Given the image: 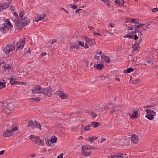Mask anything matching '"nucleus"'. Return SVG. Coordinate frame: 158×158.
<instances>
[{
  "mask_svg": "<svg viewBox=\"0 0 158 158\" xmlns=\"http://www.w3.org/2000/svg\"><path fill=\"white\" fill-rule=\"evenodd\" d=\"M109 25H110V26L112 28L114 27V25L112 23H109Z\"/></svg>",
  "mask_w": 158,
  "mask_h": 158,
  "instance_id": "obj_62",
  "label": "nucleus"
},
{
  "mask_svg": "<svg viewBox=\"0 0 158 158\" xmlns=\"http://www.w3.org/2000/svg\"><path fill=\"white\" fill-rule=\"evenodd\" d=\"M82 10V9H78L76 10H75V13H78L80 11Z\"/></svg>",
  "mask_w": 158,
  "mask_h": 158,
  "instance_id": "obj_58",
  "label": "nucleus"
},
{
  "mask_svg": "<svg viewBox=\"0 0 158 158\" xmlns=\"http://www.w3.org/2000/svg\"><path fill=\"white\" fill-rule=\"evenodd\" d=\"M17 84L19 85H27V84L26 82H18V83Z\"/></svg>",
  "mask_w": 158,
  "mask_h": 158,
  "instance_id": "obj_48",
  "label": "nucleus"
},
{
  "mask_svg": "<svg viewBox=\"0 0 158 158\" xmlns=\"http://www.w3.org/2000/svg\"><path fill=\"white\" fill-rule=\"evenodd\" d=\"M40 98L39 97L30 98L29 99V101L30 102L39 101L40 100Z\"/></svg>",
  "mask_w": 158,
  "mask_h": 158,
  "instance_id": "obj_26",
  "label": "nucleus"
},
{
  "mask_svg": "<svg viewBox=\"0 0 158 158\" xmlns=\"http://www.w3.org/2000/svg\"><path fill=\"white\" fill-rule=\"evenodd\" d=\"M98 137L96 136H93L92 137H90L89 138L88 141L90 142V143H91L92 142H93L94 140H96L98 138Z\"/></svg>",
  "mask_w": 158,
  "mask_h": 158,
  "instance_id": "obj_33",
  "label": "nucleus"
},
{
  "mask_svg": "<svg viewBox=\"0 0 158 158\" xmlns=\"http://www.w3.org/2000/svg\"><path fill=\"white\" fill-rule=\"evenodd\" d=\"M46 15L44 14L40 15H38L35 17L34 21L36 22H38L39 21H43L44 20Z\"/></svg>",
  "mask_w": 158,
  "mask_h": 158,
  "instance_id": "obj_15",
  "label": "nucleus"
},
{
  "mask_svg": "<svg viewBox=\"0 0 158 158\" xmlns=\"http://www.w3.org/2000/svg\"><path fill=\"white\" fill-rule=\"evenodd\" d=\"M6 83L4 80H2V81H0V89L6 87Z\"/></svg>",
  "mask_w": 158,
  "mask_h": 158,
  "instance_id": "obj_24",
  "label": "nucleus"
},
{
  "mask_svg": "<svg viewBox=\"0 0 158 158\" xmlns=\"http://www.w3.org/2000/svg\"><path fill=\"white\" fill-rule=\"evenodd\" d=\"M90 127L91 125H89L85 126L84 128V129L85 131H89L90 130Z\"/></svg>",
  "mask_w": 158,
  "mask_h": 158,
  "instance_id": "obj_41",
  "label": "nucleus"
},
{
  "mask_svg": "<svg viewBox=\"0 0 158 158\" xmlns=\"http://www.w3.org/2000/svg\"><path fill=\"white\" fill-rule=\"evenodd\" d=\"M94 68H96L98 70H101L102 68L104 67V65L102 64H99L97 65L94 64Z\"/></svg>",
  "mask_w": 158,
  "mask_h": 158,
  "instance_id": "obj_22",
  "label": "nucleus"
},
{
  "mask_svg": "<svg viewBox=\"0 0 158 158\" xmlns=\"http://www.w3.org/2000/svg\"><path fill=\"white\" fill-rule=\"evenodd\" d=\"M31 128L32 129L37 128L39 129V130H40L41 129V126L38 122L35 121L33 126Z\"/></svg>",
  "mask_w": 158,
  "mask_h": 158,
  "instance_id": "obj_20",
  "label": "nucleus"
},
{
  "mask_svg": "<svg viewBox=\"0 0 158 158\" xmlns=\"http://www.w3.org/2000/svg\"><path fill=\"white\" fill-rule=\"evenodd\" d=\"M139 33L137 35L136 34V31H132L126 34L124 37V38H128L130 39L134 38L135 40H138L139 38H140V35Z\"/></svg>",
  "mask_w": 158,
  "mask_h": 158,
  "instance_id": "obj_4",
  "label": "nucleus"
},
{
  "mask_svg": "<svg viewBox=\"0 0 158 158\" xmlns=\"http://www.w3.org/2000/svg\"><path fill=\"white\" fill-rule=\"evenodd\" d=\"M35 121H29L28 122V123H27V126L28 127H33V125L34 124V123H35Z\"/></svg>",
  "mask_w": 158,
  "mask_h": 158,
  "instance_id": "obj_36",
  "label": "nucleus"
},
{
  "mask_svg": "<svg viewBox=\"0 0 158 158\" xmlns=\"http://www.w3.org/2000/svg\"><path fill=\"white\" fill-rule=\"evenodd\" d=\"M1 109L2 110V111L7 114L10 113L14 108V105L12 103H3L1 105Z\"/></svg>",
  "mask_w": 158,
  "mask_h": 158,
  "instance_id": "obj_1",
  "label": "nucleus"
},
{
  "mask_svg": "<svg viewBox=\"0 0 158 158\" xmlns=\"http://www.w3.org/2000/svg\"><path fill=\"white\" fill-rule=\"evenodd\" d=\"M16 78L15 77H11L10 79V82L12 85L17 84L18 81H16Z\"/></svg>",
  "mask_w": 158,
  "mask_h": 158,
  "instance_id": "obj_23",
  "label": "nucleus"
},
{
  "mask_svg": "<svg viewBox=\"0 0 158 158\" xmlns=\"http://www.w3.org/2000/svg\"><path fill=\"white\" fill-rule=\"evenodd\" d=\"M51 141L52 143H54L57 140V138L56 137H52L51 139Z\"/></svg>",
  "mask_w": 158,
  "mask_h": 158,
  "instance_id": "obj_39",
  "label": "nucleus"
},
{
  "mask_svg": "<svg viewBox=\"0 0 158 158\" xmlns=\"http://www.w3.org/2000/svg\"><path fill=\"white\" fill-rule=\"evenodd\" d=\"M71 49H78L79 48L78 46L75 44H71L70 45Z\"/></svg>",
  "mask_w": 158,
  "mask_h": 158,
  "instance_id": "obj_31",
  "label": "nucleus"
},
{
  "mask_svg": "<svg viewBox=\"0 0 158 158\" xmlns=\"http://www.w3.org/2000/svg\"><path fill=\"white\" fill-rule=\"evenodd\" d=\"M123 154H122L118 153L116 155H111L108 156V158H123Z\"/></svg>",
  "mask_w": 158,
  "mask_h": 158,
  "instance_id": "obj_19",
  "label": "nucleus"
},
{
  "mask_svg": "<svg viewBox=\"0 0 158 158\" xmlns=\"http://www.w3.org/2000/svg\"><path fill=\"white\" fill-rule=\"evenodd\" d=\"M52 92L51 88H43L42 93L47 96L50 97Z\"/></svg>",
  "mask_w": 158,
  "mask_h": 158,
  "instance_id": "obj_12",
  "label": "nucleus"
},
{
  "mask_svg": "<svg viewBox=\"0 0 158 158\" xmlns=\"http://www.w3.org/2000/svg\"><path fill=\"white\" fill-rule=\"evenodd\" d=\"M85 42L84 48L87 49L89 47L94 45L95 43V40L93 39L87 38L85 39Z\"/></svg>",
  "mask_w": 158,
  "mask_h": 158,
  "instance_id": "obj_8",
  "label": "nucleus"
},
{
  "mask_svg": "<svg viewBox=\"0 0 158 158\" xmlns=\"http://www.w3.org/2000/svg\"><path fill=\"white\" fill-rule=\"evenodd\" d=\"M17 128L16 127H13L10 130L7 129L3 131V136L4 137H9L11 136L13 132L16 131Z\"/></svg>",
  "mask_w": 158,
  "mask_h": 158,
  "instance_id": "obj_6",
  "label": "nucleus"
},
{
  "mask_svg": "<svg viewBox=\"0 0 158 158\" xmlns=\"http://www.w3.org/2000/svg\"><path fill=\"white\" fill-rule=\"evenodd\" d=\"M36 157V155L35 154H32L30 155V157L31 158H34Z\"/></svg>",
  "mask_w": 158,
  "mask_h": 158,
  "instance_id": "obj_56",
  "label": "nucleus"
},
{
  "mask_svg": "<svg viewBox=\"0 0 158 158\" xmlns=\"http://www.w3.org/2000/svg\"><path fill=\"white\" fill-rule=\"evenodd\" d=\"M4 152L5 151L4 150L0 151V156L3 154Z\"/></svg>",
  "mask_w": 158,
  "mask_h": 158,
  "instance_id": "obj_61",
  "label": "nucleus"
},
{
  "mask_svg": "<svg viewBox=\"0 0 158 158\" xmlns=\"http://www.w3.org/2000/svg\"><path fill=\"white\" fill-rule=\"evenodd\" d=\"M10 4L9 2L2 3L0 4V11H2L5 10L10 6Z\"/></svg>",
  "mask_w": 158,
  "mask_h": 158,
  "instance_id": "obj_13",
  "label": "nucleus"
},
{
  "mask_svg": "<svg viewBox=\"0 0 158 158\" xmlns=\"http://www.w3.org/2000/svg\"><path fill=\"white\" fill-rule=\"evenodd\" d=\"M25 43V39H23L21 40L19 42H18L16 44V50H21L23 49Z\"/></svg>",
  "mask_w": 158,
  "mask_h": 158,
  "instance_id": "obj_11",
  "label": "nucleus"
},
{
  "mask_svg": "<svg viewBox=\"0 0 158 158\" xmlns=\"http://www.w3.org/2000/svg\"><path fill=\"white\" fill-rule=\"evenodd\" d=\"M140 81V80L139 79H136L134 80V81H133V84L135 85L139 83Z\"/></svg>",
  "mask_w": 158,
  "mask_h": 158,
  "instance_id": "obj_44",
  "label": "nucleus"
},
{
  "mask_svg": "<svg viewBox=\"0 0 158 158\" xmlns=\"http://www.w3.org/2000/svg\"><path fill=\"white\" fill-rule=\"evenodd\" d=\"M88 113L91 116L92 118H95L97 116V115L96 113L92 112H88Z\"/></svg>",
  "mask_w": 158,
  "mask_h": 158,
  "instance_id": "obj_38",
  "label": "nucleus"
},
{
  "mask_svg": "<svg viewBox=\"0 0 158 158\" xmlns=\"http://www.w3.org/2000/svg\"><path fill=\"white\" fill-rule=\"evenodd\" d=\"M45 143L47 146H52V143L51 141V140L49 139H45Z\"/></svg>",
  "mask_w": 158,
  "mask_h": 158,
  "instance_id": "obj_30",
  "label": "nucleus"
},
{
  "mask_svg": "<svg viewBox=\"0 0 158 158\" xmlns=\"http://www.w3.org/2000/svg\"><path fill=\"white\" fill-rule=\"evenodd\" d=\"M83 139V138L82 136H80L77 138L78 140H82Z\"/></svg>",
  "mask_w": 158,
  "mask_h": 158,
  "instance_id": "obj_57",
  "label": "nucleus"
},
{
  "mask_svg": "<svg viewBox=\"0 0 158 158\" xmlns=\"http://www.w3.org/2000/svg\"><path fill=\"white\" fill-rule=\"evenodd\" d=\"M127 139H121L119 140L118 144L121 146H125L128 144V140Z\"/></svg>",
  "mask_w": 158,
  "mask_h": 158,
  "instance_id": "obj_16",
  "label": "nucleus"
},
{
  "mask_svg": "<svg viewBox=\"0 0 158 158\" xmlns=\"http://www.w3.org/2000/svg\"><path fill=\"white\" fill-rule=\"evenodd\" d=\"M132 79H133V78L132 77H131V78H130V79L129 81V82L130 83H132L133 84V83L134 82H133V80H132Z\"/></svg>",
  "mask_w": 158,
  "mask_h": 158,
  "instance_id": "obj_54",
  "label": "nucleus"
},
{
  "mask_svg": "<svg viewBox=\"0 0 158 158\" xmlns=\"http://www.w3.org/2000/svg\"><path fill=\"white\" fill-rule=\"evenodd\" d=\"M60 10H63L66 13H68V11H67V10L65 9L64 8H60Z\"/></svg>",
  "mask_w": 158,
  "mask_h": 158,
  "instance_id": "obj_55",
  "label": "nucleus"
},
{
  "mask_svg": "<svg viewBox=\"0 0 158 158\" xmlns=\"http://www.w3.org/2000/svg\"><path fill=\"white\" fill-rule=\"evenodd\" d=\"M5 23L7 26H9L10 27H12L13 26L11 23L7 19L6 20Z\"/></svg>",
  "mask_w": 158,
  "mask_h": 158,
  "instance_id": "obj_35",
  "label": "nucleus"
},
{
  "mask_svg": "<svg viewBox=\"0 0 158 158\" xmlns=\"http://www.w3.org/2000/svg\"><path fill=\"white\" fill-rule=\"evenodd\" d=\"M55 94L59 96L61 99H66L68 98V96L67 94L63 93L61 91H57L55 93Z\"/></svg>",
  "mask_w": 158,
  "mask_h": 158,
  "instance_id": "obj_10",
  "label": "nucleus"
},
{
  "mask_svg": "<svg viewBox=\"0 0 158 158\" xmlns=\"http://www.w3.org/2000/svg\"><path fill=\"white\" fill-rule=\"evenodd\" d=\"M24 15V13L23 12H21L20 14H19V17H20V18H22L23 16Z\"/></svg>",
  "mask_w": 158,
  "mask_h": 158,
  "instance_id": "obj_51",
  "label": "nucleus"
},
{
  "mask_svg": "<svg viewBox=\"0 0 158 158\" xmlns=\"http://www.w3.org/2000/svg\"><path fill=\"white\" fill-rule=\"evenodd\" d=\"M102 60L104 62H106L107 63H108L110 61V58L107 56H101Z\"/></svg>",
  "mask_w": 158,
  "mask_h": 158,
  "instance_id": "obj_21",
  "label": "nucleus"
},
{
  "mask_svg": "<svg viewBox=\"0 0 158 158\" xmlns=\"http://www.w3.org/2000/svg\"><path fill=\"white\" fill-rule=\"evenodd\" d=\"M3 68H4L5 70V71H6L7 69L11 70V68L10 65L8 64H5L3 66Z\"/></svg>",
  "mask_w": 158,
  "mask_h": 158,
  "instance_id": "obj_32",
  "label": "nucleus"
},
{
  "mask_svg": "<svg viewBox=\"0 0 158 158\" xmlns=\"http://www.w3.org/2000/svg\"><path fill=\"white\" fill-rule=\"evenodd\" d=\"M146 63L148 64L152 65L153 64V62L152 61L150 60H146Z\"/></svg>",
  "mask_w": 158,
  "mask_h": 158,
  "instance_id": "obj_43",
  "label": "nucleus"
},
{
  "mask_svg": "<svg viewBox=\"0 0 158 158\" xmlns=\"http://www.w3.org/2000/svg\"><path fill=\"white\" fill-rule=\"evenodd\" d=\"M139 35L140 38H139L138 40L135 42L134 45L132 46V48L133 49L134 51H138L139 50V44L140 42L142 40L141 36L142 35V34L140 33H139Z\"/></svg>",
  "mask_w": 158,
  "mask_h": 158,
  "instance_id": "obj_9",
  "label": "nucleus"
},
{
  "mask_svg": "<svg viewBox=\"0 0 158 158\" xmlns=\"http://www.w3.org/2000/svg\"><path fill=\"white\" fill-rule=\"evenodd\" d=\"M70 6L71 8L73 9H76L77 7V6L75 5L70 4Z\"/></svg>",
  "mask_w": 158,
  "mask_h": 158,
  "instance_id": "obj_45",
  "label": "nucleus"
},
{
  "mask_svg": "<svg viewBox=\"0 0 158 158\" xmlns=\"http://www.w3.org/2000/svg\"><path fill=\"white\" fill-rule=\"evenodd\" d=\"M30 23L29 19L27 17H24L21 20L20 23L18 24V27L19 29H22L24 27L28 25Z\"/></svg>",
  "mask_w": 158,
  "mask_h": 158,
  "instance_id": "obj_5",
  "label": "nucleus"
},
{
  "mask_svg": "<svg viewBox=\"0 0 158 158\" xmlns=\"http://www.w3.org/2000/svg\"><path fill=\"white\" fill-rule=\"evenodd\" d=\"M132 18H127L126 19V21L127 22H132L131 20H132Z\"/></svg>",
  "mask_w": 158,
  "mask_h": 158,
  "instance_id": "obj_49",
  "label": "nucleus"
},
{
  "mask_svg": "<svg viewBox=\"0 0 158 158\" xmlns=\"http://www.w3.org/2000/svg\"><path fill=\"white\" fill-rule=\"evenodd\" d=\"M103 78H105V77L102 76H99L96 78L97 80L99 81L100 80H103Z\"/></svg>",
  "mask_w": 158,
  "mask_h": 158,
  "instance_id": "obj_47",
  "label": "nucleus"
},
{
  "mask_svg": "<svg viewBox=\"0 0 158 158\" xmlns=\"http://www.w3.org/2000/svg\"><path fill=\"white\" fill-rule=\"evenodd\" d=\"M43 88L39 86H36L32 90V92L34 94H39L42 93Z\"/></svg>",
  "mask_w": 158,
  "mask_h": 158,
  "instance_id": "obj_14",
  "label": "nucleus"
},
{
  "mask_svg": "<svg viewBox=\"0 0 158 158\" xmlns=\"http://www.w3.org/2000/svg\"><path fill=\"white\" fill-rule=\"evenodd\" d=\"M10 9L11 10L14 11L15 10V7L11 6L10 7Z\"/></svg>",
  "mask_w": 158,
  "mask_h": 158,
  "instance_id": "obj_63",
  "label": "nucleus"
},
{
  "mask_svg": "<svg viewBox=\"0 0 158 158\" xmlns=\"http://www.w3.org/2000/svg\"><path fill=\"white\" fill-rule=\"evenodd\" d=\"M106 139L102 138L101 139L100 142L101 143H103V141H106Z\"/></svg>",
  "mask_w": 158,
  "mask_h": 158,
  "instance_id": "obj_52",
  "label": "nucleus"
},
{
  "mask_svg": "<svg viewBox=\"0 0 158 158\" xmlns=\"http://www.w3.org/2000/svg\"><path fill=\"white\" fill-rule=\"evenodd\" d=\"M99 123L96 122H93L91 123V126H93L94 128L98 127Z\"/></svg>",
  "mask_w": 158,
  "mask_h": 158,
  "instance_id": "obj_29",
  "label": "nucleus"
},
{
  "mask_svg": "<svg viewBox=\"0 0 158 158\" xmlns=\"http://www.w3.org/2000/svg\"><path fill=\"white\" fill-rule=\"evenodd\" d=\"M158 11V8H154L152 9V12H156Z\"/></svg>",
  "mask_w": 158,
  "mask_h": 158,
  "instance_id": "obj_53",
  "label": "nucleus"
},
{
  "mask_svg": "<svg viewBox=\"0 0 158 158\" xmlns=\"http://www.w3.org/2000/svg\"><path fill=\"white\" fill-rule=\"evenodd\" d=\"M84 155L86 156H89L91 155V153L89 152H87L86 151L82 152Z\"/></svg>",
  "mask_w": 158,
  "mask_h": 158,
  "instance_id": "obj_42",
  "label": "nucleus"
},
{
  "mask_svg": "<svg viewBox=\"0 0 158 158\" xmlns=\"http://www.w3.org/2000/svg\"><path fill=\"white\" fill-rule=\"evenodd\" d=\"M15 47L11 44L7 45L3 49V52L6 55H8L10 52L15 50Z\"/></svg>",
  "mask_w": 158,
  "mask_h": 158,
  "instance_id": "obj_7",
  "label": "nucleus"
},
{
  "mask_svg": "<svg viewBox=\"0 0 158 158\" xmlns=\"http://www.w3.org/2000/svg\"><path fill=\"white\" fill-rule=\"evenodd\" d=\"M88 28L89 30L93 31L94 29L93 27L91 26H88Z\"/></svg>",
  "mask_w": 158,
  "mask_h": 158,
  "instance_id": "obj_60",
  "label": "nucleus"
},
{
  "mask_svg": "<svg viewBox=\"0 0 158 158\" xmlns=\"http://www.w3.org/2000/svg\"><path fill=\"white\" fill-rule=\"evenodd\" d=\"M115 2L120 6H123L124 3L123 0H116L115 1Z\"/></svg>",
  "mask_w": 158,
  "mask_h": 158,
  "instance_id": "obj_34",
  "label": "nucleus"
},
{
  "mask_svg": "<svg viewBox=\"0 0 158 158\" xmlns=\"http://www.w3.org/2000/svg\"><path fill=\"white\" fill-rule=\"evenodd\" d=\"M131 139L132 143L134 144H136L138 141L137 136L135 135H131Z\"/></svg>",
  "mask_w": 158,
  "mask_h": 158,
  "instance_id": "obj_18",
  "label": "nucleus"
},
{
  "mask_svg": "<svg viewBox=\"0 0 158 158\" xmlns=\"http://www.w3.org/2000/svg\"><path fill=\"white\" fill-rule=\"evenodd\" d=\"M57 158H63V154H61L60 155L58 156Z\"/></svg>",
  "mask_w": 158,
  "mask_h": 158,
  "instance_id": "obj_64",
  "label": "nucleus"
},
{
  "mask_svg": "<svg viewBox=\"0 0 158 158\" xmlns=\"http://www.w3.org/2000/svg\"><path fill=\"white\" fill-rule=\"evenodd\" d=\"M56 42V40H53L51 42V44H54Z\"/></svg>",
  "mask_w": 158,
  "mask_h": 158,
  "instance_id": "obj_59",
  "label": "nucleus"
},
{
  "mask_svg": "<svg viewBox=\"0 0 158 158\" xmlns=\"http://www.w3.org/2000/svg\"><path fill=\"white\" fill-rule=\"evenodd\" d=\"M138 116V110H134L132 115L129 116L130 117L133 119H136L137 118Z\"/></svg>",
  "mask_w": 158,
  "mask_h": 158,
  "instance_id": "obj_17",
  "label": "nucleus"
},
{
  "mask_svg": "<svg viewBox=\"0 0 158 158\" xmlns=\"http://www.w3.org/2000/svg\"><path fill=\"white\" fill-rule=\"evenodd\" d=\"M129 58L130 60L134 62H135L137 60V57L132 55H130Z\"/></svg>",
  "mask_w": 158,
  "mask_h": 158,
  "instance_id": "obj_28",
  "label": "nucleus"
},
{
  "mask_svg": "<svg viewBox=\"0 0 158 158\" xmlns=\"http://www.w3.org/2000/svg\"><path fill=\"white\" fill-rule=\"evenodd\" d=\"M30 139L32 141L34 142L36 144L39 145L43 146L44 144V140L39 139L38 136H35L33 135H31L29 136Z\"/></svg>",
  "mask_w": 158,
  "mask_h": 158,
  "instance_id": "obj_3",
  "label": "nucleus"
},
{
  "mask_svg": "<svg viewBox=\"0 0 158 158\" xmlns=\"http://www.w3.org/2000/svg\"><path fill=\"white\" fill-rule=\"evenodd\" d=\"M105 3L106 4V5H107L109 7H110V4L108 0H107V2L106 1V2Z\"/></svg>",
  "mask_w": 158,
  "mask_h": 158,
  "instance_id": "obj_50",
  "label": "nucleus"
},
{
  "mask_svg": "<svg viewBox=\"0 0 158 158\" xmlns=\"http://www.w3.org/2000/svg\"><path fill=\"white\" fill-rule=\"evenodd\" d=\"M131 22L134 24H139V20L137 19L132 18Z\"/></svg>",
  "mask_w": 158,
  "mask_h": 158,
  "instance_id": "obj_37",
  "label": "nucleus"
},
{
  "mask_svg": "<svg viewBox=\"0 0 158 158\" xmlns=\"http://www.w3.org/2000/svg\"><path fill=\"white\" fill-rule=\"evenodd\" d=\"M91 149L90 146L88 145H84L82 146V152L86 151L88 149Z\"/></svg>",
  "mask_w": 158,
  "mask_h": 158,
  "instance_id": "obj_27",
  "label": "nucleus"
},
{
  "mask_svg": "<svg viewBox=\"0 0 158 158\" xmlns=\"http://www.w3.org/2000/svg\"><path fill=\"white\" fill-rule=\"evenodd\" d=\"M78 44L79 46H81V47H84L85 46V45L84 42H82L81 41H78Z\"/></svg>",
  "mask_w": 158,
  "mask_h": 158,
  "instance_id": "obj_46",
  "label": "nucleus"
},
{
  "mask_svg": "<svg viewBox=\"0 0 158 158\" xmlns=\"http://www.w3.org/2000/svg\"><path fill=\"white\" fill-rule=\"evenodd\" d=\"M6 26L4 24V26L0 28V31L2 32L3 33H4Z\"/></svg>",
  "mask_w": 158,
  "mask_h": 158,
  "instance_id": "obj_40",
  "label": "nucleus"
},
{
  "mask_svg": "<svg viewBox=\"0 0 158 158\" xmlns=\"http://www.w3.org/2000/svg\"><path fill=\"white\" fill-rule=\"evenodd\" d=\"M134 69L132 67H129L126 70H125L124 71V73H130L131 72H132L134 71Z\"/></svg>",
  "mask_w": 158,
  "mask_h": 158,
  "instance_id": "obj_25",
  "label": "nucleus"
},
{
  "mask_svg": "<svg viewBox=\"0 0 158 158\" xmlns=\"http://www.w3.org/2000/svg\"><path fill=\"white\" fill-rule=\"evenodd\" d=\"M146 112L145 117L150 120H153L154 116L156 115V113L153 110L147 109L145 110Z\"/></svg>",
  "mask_w": 158,
  "mask_h": 158,
  "instance_id": "obj_2",
  "label": "nucleus"
}]
</instances>
